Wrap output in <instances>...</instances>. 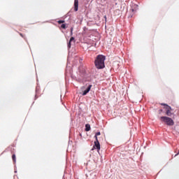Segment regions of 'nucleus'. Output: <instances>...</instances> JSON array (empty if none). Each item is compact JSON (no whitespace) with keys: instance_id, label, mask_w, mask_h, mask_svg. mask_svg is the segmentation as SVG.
Returning a JSON list of instances; mask_svg holds the SVG:
<instances>
[{"instance_id":"6e6552de","label":"nucleus","mask_w":179,"mask_h":179,"mask_svg":"<svg viewBox=\"0 0 179 179\" xmlns=\"http://www.w3.org/2000/svg\"><path fill=\"white\" fill-rule=\"evenodd\" d=\"M72 41H73V43H75V38L71 37V38H70V43H72Z\"/></svg>"},{"instance_id":"dca6fc26","label":"nucleus","mask_w":179,"mask_h":179,"mask_svg":"<svg viewBox=\"0 0 179 179\" xmlns=\"http://www.w3.org/2000/svg\"><path fill=\"white\" fill-rule=\"evenodd\" d=\"M104 17H105V19H106V20H107V17H106V16H105Z\"/></svg>"},{"instance_id":"0eeeda50","label":"nucleus","mask_w":179,"mask_h":179,"mask_svg":"<svg viewBox=\"0 0 179 179\" xmlns=\"http://www.w3.org/2000/svg\"><path fill=\"white\" fill-rule=\"evenodd\" d=\"M85 131L86 132H89V131H90V124H85Z\"/></svg>"},{"instance_id":"20e7f679","label":"nucleus","mask_w":179,"mask_h":179,"mask_svg":"<svg viewBox=\"0 0 179 179\" xmlns=\"http://www.w3.org/2000/svg\"><path fill=\"white\" fill-rule=\"evenodd\" d=\"M94 138L96 139V141L94 142V148H96L99 152V150H100V143L99 142V139L97 138L96 136H95Z\"/></svg>"},{"instance_id":"39448f33","label":"nucleus","mask_w":179,"mask_h":179,"mask_svg":"<svg viewBox=\"0 0 179 179\" xmlns=\"http://www.w3.org/2000/svg\"><path fill=\"white\" fill-rule=\"evenodd\" d=\"M79 6V1L74 0V10L78 12V8Z\"/></svg>"},{"instance_id":"4468645a","label":"nucleus","mask_w":179,"mask_h":179,"mask_svg":"<svg viewBox=\"0 0 179 179\" xmlns=\"http://www.w3.org/2000/svg\"><path fill=\"white\" fill-rule=\"evenodd\" d=\"M99 135H101V133H100V131H99V132L96 133V135H95V136H99Z\"/></svg>"},{"instance_id":"423d86ee","label":"nucleus","mask_w":179,"mask_h":179,"mask_svg":"<svg viewBox=\"0 0 179 179\" xmlns=\"http://www.w3.org/2000/svg\"><path fill=\"white\" fill-rule=\"evenodd\" d=\"M90 89H92V85H89L87 88L83 92V96H86V94L90 92Z\"/></svg>"},{"instance_id":"f3484780","label":"nucleus","mask_w":179,"mask_h":179,"mask_svg":"<svg viewBox=\"0 0 179 179\" xmlns=\"http://www.w3.org/2000/svg\"><path fill=\"white\" fill-rule=\"evenodd\" d=\"M177 155H179V152H178V153ZM177 155H176V156H177Z\"/></svg>"},{"instance_id":"f257e3e1","label":"nucleus","mask_w":179,"mask_h":179,"mask_svg":"<svg viewBox=\"0 0 179 179\" xmlns=\"http://www.w3.org/2000/svg\"><path fill=\"white\" fill-rule=\"evenodd\" d=\"M104 61H106V56L99 55L94 62L96 68H97V69H103V68H105Z\"/></svg>"},{"instance_id":"1a4fd4ad","label":"nucleus","mask_w":179,"mask_h":179,"mask_svg":"<svg viewBox=\"0 0 179 179\" xmlns=\"http://www.w3.org/2000/svg\"><path fill=\"white\" fill-rule=\"evenodd\" d=\"M13 162H16V156L15 155H13Z\"/></svg>"},{"instance_id":"9b49d317","label":"nucleus","mask_w":179,"mask_h":179,"mask_svg":"<svg viewBox=\"0 0 179 179\" xmlns=\"http://www.w3.org/2000/svg\"><path fill=\"white\" fill-rule=\"evenodd\" d=\"M73 28H71V36H72V34H73Z\"/></svg>"},{"instance_id":"7ed1b4c3","label":"nucleus","mask_w":179,"mask_h":179,"mask_svg":"<svg viewBox=\"0 0 179 179\" xmlns=\"http://www.w3.org/2000/svg\"><path fill=\"white\" fill-rule=\"evenodd\" d=\"M162 106H165V110L166 111V115H168L169 117H171V115H173V113H171V107L169 106L166 103H162Z\"/></svg>"},{"instance_id":"9d476101","label":"nucleus","mask_w":179,"mask_h":179,"mask_svg":"<svg viewBox=\"0 0 179 179\" xmlns=\"http://www.w3.org/2000/svg\"><path fill=\"white\" fill-rule=\"evenodd\" d=\"M58 23H59V24H61V23H65V21H64V20H59V21H58Z\"/></svg>"},{"instance_id":"f03ea898","label":"nucleus","mask_w":179,"mask_h":179,"mask_svg":"<svg viewBox=\"0 0 179 179\" xmlns=\"http://www.w3.org/2000/svg\"><path fill=\"white\" fill-rule=\"evenodd\" d=\"M161 120L163 122L166 124V125H169L170 127H173V125H174V120L169 117L162 116L161 117Z\"/></svg>"},{"instance_id":"f8f14e48","label":"nucleus","mask_w":179,"mask_h":179,"mask_svg":"<svg viewBox=\"0 0 179 179\" xmlns=\"http://www.w3.org/2000/svg\"><path fill=\"white\" fill-rule=\"evenodd\" d=\"M72 42H71V41H69V44H68V47H69V48H71V43Z\"/></svg>"},{"instance_id":"2eb2a0df","label":"nucleus","mask_w":179,"mask_h":179,"mask_svg":"<svg viewBox=\"0 0 179 179\" xmlns=\"http://www.w3.org/2000/svg\"><path fill=\"white\" fill-rule=\"evenodd\" d=\"M131 12H135V10L134 8H132Z\"/></svg>"},{"instance_id":"ddd939ff","label":"nucleus","mask_w":179,"mask_h":179,"mask_svg":"<svg viewBox=\"0 0 179 179\" xmlns=\"http://www.w3.org/2000/svg\"><path fill=\"white\" fill-rule=\"evenodd\" d=\"M62 29H66V25H65V24H62Z\"/></svg>"}]
</instances>
